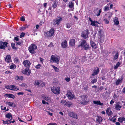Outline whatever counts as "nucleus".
<instances>
[{"label": "nucleus", "mask_w": 125, "mask_h": 125, "mask_svg": "<svg viewBox=\"0 0 125 125\" xmlns=\"http://www.w3.org/2000/svg\"><path fill=\"white\" fill-rule=\"evenodd\" d=\"M79 47H81L82 49H84L85 50H87L89 49V45L88 44H87L85 40H83L80 44L78 45Z\"/></svg>", "instance_id": "f257e3e1"}, {"label": "nucleus", "mask_w": 125, "mask_h": 125, "mask_svg": "<svg viewBox=\"0 0 125 125\" xmlns=\"http://www.w3.org/2000/svg\"><path fill=\"white\" fill-rule=\"evenodd\" d=\"M37 48V46L35 44L32 43L29 46L28 50L31 53L35 54L36 53L35 51Z\"/></svg>", "instance_id": "f03ea898"}, {"label": "nucleus", "mask_w": 125, "mask_h": 125, "mask_svg": "<svg viewBox=\"0 0 125 125\" xmlns=\"http://www.w3.org/2000/svg\"><path fill=\"white\" fill-rule=\"evenodd\" d=\"M60 57L58 56L52 55L51 57L50 61L52 63L55 62L58 64L60 62Z\"/></svg>", "instance_id": "7ed1b4c3"}, {"label": "nucleus", "mask_w": 125, "mask_h": 125, "mask_svg": "<svg viewBox=\"0 0 125 125\" xmlns=\"http://www.w3.org/2000/svg\"><path fill=\"white\" fill-rule=\"evenodd\" d=\"M54 32V29L53 28H52L49 31L44 32V35L47 37H50L53 35Z\"/></svg>", "instance_id": "20e7f679"}, {"label": "nucleus", "mask_w": 125, "mask_h": 125, "mask_svg": "<svg viewBox=\"0 0 125 125\" xmlns=\"http://www.w3.org/2000/svg\"><path fill=\"white\" fill-rule=\"evenodd\" d=\"M81 99L80 103L86 105L89 102V100L87 99V96L86 95H83L81 97Z\"/></svg>", "instance_id": "39448f33"}, {"label": "nucleus", "mask_w": 125, "mask_h": 125, "mask_svg": "<svg viewBox=\"0 0 125 125\" xmlns=\"http://www.w3.org/2000/svg\"><path fill=\"white\" fill-rule=\"evenodd\" d=\"M52 91L55 94H58L60 93V89L59 87L53 86L51 88Z\"/></svg>", "instance_id": "423d86ee"}, {"label": "nucleus", "mask_w": 125, "mask_h": 125, "mask_svg": "<svg viewBox=\"0 0 125 125\" xmlns=\"http://www.w3.org/2000/svg\"><path fill=\"white\" fill-rule=\"evenodd\" d=\"M66 95L69 99L72 100L75 98V96L73 92L68 91Z\"/></svg>", "instance_id": "0eeeda50"}, {"label": "nucleus", "mask_w": 125, "mask_h": 125, "mask_svg": "<svg viewBox=\"0 0 125 125\" xmlns=\"http://www.w3.org/2000/svg\"><path fill=\"white\" fill-rule=\"evenodd\" d=\"M62 20V18L61 17H59L57 18L54 19L53 21V24L54 25H59Z\"/></svg>", "instance_id": "6e6552de"}, {"label": "nucleus", "mask_w": 125, "mask_h": 125, "mask_svg": "<svg viewBox=\"0 0 125 125\" xmlns=\"http://www.w3.org/2000/svg\"><path fill=\"white\" fill-rule=\"evenodd\" d=\"M88 30L87 29L82 32L81 36L84 38L85 39L88 37Z\"/></svg>", "instance_id": "1a4fd4ad"}, {"label": "nucleus", "mask_w": 125, "mask_h": 125, "mask_svg": "<svg viewBox=\"0 0 125 125\" xmlns=\"http://www.w3.org/2000/svg\"><path fill=\"white\" fill-rule=\"evenodd\" d=\"M115 109L117 110H119L122 106V104L120 102H118L115 104Z\"/></svg>", "instance_id": "9d476101"}, {"label": "nucleus", "mask_w": 125, "mask_h": 125, "mask_svg": "<svg viewBox=\"0 0 125 125\" xmlns=\"http://www.w3.org/2000/svg\"><path fill=\"white\" fill-rule=\"evenodd\" d=\"M23 64L24 66L28 68L30 67L31 63L28 60H26L23 61Z\"/></svg>", "instance_id": "9b49d317"}, {"label": "nucleus", "mask_w": 125, "mask_h": 125, "mask_svg": "<svg viewBox=\"0 0 125 125\" xmlns=\"http://www.w3.org/2000/svg\"><path fill=\"white\" fill-rule=\"evenodd\" d=\"M93 72L92 75L94 76L97 75L99 72V68L97 67H95L93 71Z\"/></svg>", "instance_id": "f8f14e48"}, {"label": "nucleus", "mask_w": 125, "mask_h": 125, "mask_svg": "<svg viewBox=\"0 0 125 125\" xmlns=\"http://www.w3.org/2000/svg\"><path fill=\"white\" fill-rule=\"evenodd\" d=\"M31 71L29 68H27L24 70L22 72V73L25 74L27 75H29L31 73Z\"/></svg>", "instance_id": "ddd939ff"}, {"label": "nucleus", "mask_w": 125, "mask_h": 125, "mask_svg": "<svg viewBox=\"0 0 125 125\" xmlns=\"http://www.w3.org/2000/svg\"><path fill=\"white\" fill-rule=\"evenodd\" d=\"M106 114L108 116H111L113 114V113L111 110L110 107L108 108L106 110Z\"/></svg>", "instance_id": "4468645a"}, {"label": "nucleus", "mask_w": 125, "mask_h": 125, "mask_svg": "<svg viewBox=\"0 0 125 125\" xmlns=\"http://www.w3.org/2000/svg\"><path fill=\"white\" fill-rule=\"evenodd\" d=\"M68 115L74 118L77 119L78 118L77 114L72 112L69 113Z\"/></svg>", "instance_id": "2eb2a0df"}, {"label": "nucleus", "mask_w": 125, "mask_h": 125, "mask_svg": "<svg viewBox=\"0 0 125 125\" xmlns=\"http://www.w3.org/2000/svg\"><path fill=\"white\" fill-rule=\"evenodd\" d=\"M5 61L7 63H10L11 62V57L10 55H7L5 58Z\"/></svg>", "instance_id": "dca6fc26"}, {"label": "nucleus", "mask_w": 125, "mask_h": 125, "mask_svg": "<svg viewBox=\"0 0 125 125\" xmlns=\"http://www.w3.org/2000/svg\"><path fill=\"white\" fill-rule=\"evenodd\" d=\"M103 120L102 117L98 115L96 116V121L97 122L101 124Z\"/></svg>", "instance_id": "f3484780"}, {"label": "nucleus", "mask_w": 125, "mask_h": 125, "mask_svg": "<svg viewBox=\"0 0 125 125\" xmlns=\"http://www.w3.org/2000/svg\"><path fill=\"white\" fill-rule=\"evenodd\" d=\"M4 96L10 98L14 99L15 98V96L11 94H6L4 95Z\"/></svg>", "instance_id": "a211bd4d"}, {"label": "nucleus", "mask_w": 125, "mask_h": 125, "mask_svg": "<svg viewBox=\"0 0 125 125\" xmlns=\"http://www.w3.org/2000/svg\"><path fill=\"white\" fill-rule=\"evenodd\" d=\"M10 88L11 90L17 91L19 90V87L14 85H10Z\"/></svg>", "instance_id": "6ab92c4d"}, {"label": "nucleus", "mask_w": 125, "mask_h": 125, "mask_svg": "<svg viewBox=\"0 0 125 125\" xmlns=\"http://www.w3.org/2000/svg\"><path fill=\"white\" fill-rule=\"evenodd\" d=\"M6 104L10 107H15L16 105L15 104L12 102H6Z\"/></svg>", "instance_id": "aec40b11"}, {"label": "nucleus", "mask_w": 125, "mask_h": 125, "mask_svg": "<svg viewBox=\"0 0 125 125\" xmlns=\"http://www.w3.org/2000/svg\"><path fill=\"white\" fill-rule=\"evenodd\" d=\"M42 97L46 101L48 102H50L51 101V98L45 95H42Z\"/></svg>", "instance_id": "412c9836"}, {"label": "nucleus", "mask_w": 125, "mask_h": 125, "mask_svg": "<svg viewBox=\"0 0 125 125\" xmlns=\"http://www.w3.org/2000/svg\"><path fill=\"white\" fill-rule=\"evenodd\" d=\"M75 40L74 39H71L70 42V45L71 46H73L75 45Z\"/></svg>", "instance_id": "4be33fe9"}, {"label": "nucleus", "mask_w": 125, "mask_h": 125, "mask_svg": "<svg viewBox=\"0 0 125 125\" xmlns=\"http://www.w3.org/2000/svg\"><path fill=\"white\" fill-rule=\"evenodd\" d=\"M91 25L95 26V27H98V26L97 23H98L97 21H91Z\"/></svg>", "instance_id": "5701e85b"}, {"label": "nucleus", "mask_w": 125, "mask_h": 125, "mask_svg": "<svg viewBox=\"0 0 125 125\" xmlns=\"http://www.w3.org/2000/svg\"><path fill=\"white\" fill-rule=\"evenodd\" d=\"M62 46L63 48H66L67 46V43L66 41L65 40L62 43Z\"/></svg>", "instance_id": "b1692460"}, {"label": "nucleus", "mask_w": 125, "mask_h": 125, "mask_svg": "<svg viewBox=\"0 0 125 125\" xmlns=\"http://www.w3.org/2000/svg\"><path fill=\"white\" fill-rule=\"evenodd\" d=\"M5 117L6 118L9 119H10L11 118L10 120H11L12 118V115L10 113H9L6 114L5 115Z\"/></svg>", "instance_id": "393cba45"}, {"label": "nucleus", "mask_w": 125, "mask_h": 125, "mask_svg": "<svg viewBox=\"0 0 125 125\" xmlns=\"http://www.w3.org/2000/svg\"><path fill=\"white\" fill-rule=\"evenodd\" d=\"M125 121V118L123 117H120L118 119V121L121 123H122Z\"/></svg>", "instance_id": "a878e982"}, {"label": "nucleus", "mask_w": 125, "mask_h": 125, "mask_svg": "<svg viewBox=\"0 0 125 125\" xmlns=\"http://www.w3.org/2000/svg\"><path fill=\"white\" fill-rule=\"evenodd\" d=\"M114 22L115 25H118L119 24V22L118 21V19L116 17H115L114 19Z\"/></svg>", "instance_id": "bb28decb"}, {"label": "nucleus", "mask_w": 125, "mask_h": 125, "mask_svg": "<svg viewBox=\"0 0 125 125\" xmlns=\"http://www.w3.org/2000/svg\"><path fill=\"white\" fill-rule=\"evenodd\" d=\"M115 82V84L118 85L122 83V80L121 79L119 78L117 80H116Z\"/></svg>", "instance_id": "cd10ccee"}, {"label": "nucleus", "mask_w": 125, "mask_h": 125, "mask_svg": "<svg viewBox=\"0 0 125 125\" xmlns=\"http://www.w3.org/2000/svg\"><path fill=\"white\" fill-rule=\"evenodd\" d=\"M93 103L94 104H97V105H103V104L100 102V101H93Z\"/></svg>", "instance_id": "c85d7f7f"}, {"label": "nucleus", "mask_w": 125, "mask_h": 125, "mask_svg": "<svg viewBox=\"0 0 125 125\" xmlns=\"http://www.w3.org/2000/svg\"><path fill=\"white\" fill-rule=\"evenodd\" d=\"M15 79L17 80H23V77L22 76H15Z\"/></svg>", "instance_id": "c756f323"}, {"label": "nucleus", "mask_w": 125, "mask_h": 125, "mask_svg": "<svg viewBox=\"0 0 125 125\" xmlns=\"http://www.w3.org/2000/svg\"><path fill=\"white\" fill-rule=\"evenodd\" d=\"M57 3L55 1H54L52 4L53 8L54 9L55 8L57 7Z\"/></svg>", "instance_id": "7c9ffc66"}, {"label": "nucleus", "mask_w": 125, "mask_h": 125, "mask_svg": "<svg viewBox=\"0 0 125 125\" xmlns=\"http://www.w3.org/2000/svg\"><path fill=\"white\" fill-rule=\"evenodd\" d=\"M69 7L70 8H72L74 6L73 2L72 1L71 2H70L69 3Z\"/></svg>", "instance_id": "2f4dec72"}, {"label": "nucleus", "mask_w": 125, "mask_h": 125, "mask_svg": "<svg viewBox=\"0 0 125 125\" xmlns=\"http://www.w3.org/2000/svg\"><path fill=\"white\" fill-rule=\"evenodd\" d=\"M51 66L54 69L55 71L57 72H58L59 71V69L57 67H55L54 65H52Z\"/></svg>", "instance_id": "473e14b6"}, {"label": "nucleus", "mask_w": 125, "mask_h": 125, "mask_svg": "<svg viewBox=\"0 0 125 125\" xmlns=\"http://www.w3.org/2000/svg\"><path fill=\"white\" fill-rule=\"evenodd\" d=\"M2 121L3 122V123L4 124H9L10 123H11V122L10 121V120H7L6 121H5L4 120H2Z\"/></svg>", "instance_id": "72a5a7b5"}, {"label": "nucleus", "mask_w": 125, "mask_h": 125, "mask_svg": "<svg viewBox=\"0 0 125 125\" xmlns=\"http://www.w3.org/2000/svg\"><path fill=\"white\" fill-rule=\"evenodd\" d=\"M121 63L120 62H117L114 67V69H117L118 67L119 66L121 65Z\"/></svg>", "instance_id": "f704fd0d"}, {"label": "nucleus", "mask_w": 125, "mask_h": 125, "mask_svg": "<svg viewBox=\"0 0 125 125\" xmlns=\"http://www.w3.org/2000/svg\"><path fill=\"white\" fill-rule=\"evenodd\" d=\"M118 53L117 52L115 53V55L113 57V59L114 60H116L118 58Z\"/></svg>", "instance_id": "c9c22d12"}, {"label": "nucleus", "mask_w": 125, "mask_h": 125, "mask_svg": "<svg viewBox=\"0 0 125 125\" xmlns=\"http://www.w3.org/2000/svg\"><path fill=\"white\" fill-rule=\"evenodd\" d=\"M40 83V81L38 80H36L35 81V84L37 85H39Z\"/></svg>", "instance_id": "e433bc0d"}, {"label": "nucleus", "mask_w": 125, "mask_h": 125, "mask_svg": "<svg viewBox=\"0 0 125 125\" xmlns=\"http://www.w3.org/2000/svg\"><path fill=\"white\" fill-rule=\"evenodd\" d=\"M61 103L64 105L67 104V103L65 100H62L61 101Z\"/></svg>", "instance_id": "4c0bfd02"}, {"label": "nucleus", "mask_w": 125, "mask_h": 125, "mask_svg": "<svg viewBox=\"0 0 125 125\" xmlns=\"http://www.w3.org/2000/svg\"><path fill=\"white\" fill-rule=\"evenodd\" d=\"M97 81V79H93L92 80V81L91 82V83L92 84H93L96 82Z\"/></svg>", "instance_id": "58836bf2"}, {"label": "nucleus", "mask_w": 125, "mask_h": 125, "mask_svg": "<svg viewBox=\"0 0 125 125\" xmlns=\"http://www.w3.org/2000/svg\"><path fill=\"white\" fill-rule=\"evenodd\" d=\"M15 43L17 45H20L23 43V42L21 40V41H19L18 42H15Z\"/></svg>", "instance_id": "ea45409f"}, {"label": "nucleus", "mask_w": 125, "mask_h": 125, "mask_svg": "<svg viewBox=\"0 0 125 125\" xmlns=\"http://www.w3.org/2000/svg\"><path fill=\"white\" fill-rule=\"evenodd\" d=\"M11 46L12 48L14 49H17L16 47L15 46V44L14 43H12L11 44Z\"/></svg>", "instance_id": "a19ab883"}, {"label": "nucleus", "mask_w": 125, "mask_h": 125, "mask_svg": "<svg viewBox=\"0 0 125 125\" xmlns=\"http://www.w3.org/2000/svg\"><path fill=\"white\" fill-rule=\"evenodd\" d=\"M10 67L11 69H14L15 68L16 66L14 64H13L10 65Z\"/></svg>", "instance_id": "79ce46f5"}, {"label": "nucleus", "mask_w": 125, "mask_h": 125, "mask_svg": "<svg viewBox=\"0 0 125 125\" xmlns=\"http://www.w3.org/2000/svg\"><path fill=\"white\" fill-rule=\"evenodd\" d=\"M72 25L71 24L69 23H67L66 25V27L68 28H70L71 26Z\"/></svg>", "instance_id": "37998d69"}, {"label": "nucleus", "mask_w": 125, "mask_h": 125, "mask_svg": "<svg viewBox=\"0 0 125 125\" xmlns=\"http://www.w3.org/2000/svg\"><path fill=\"white\" fill-rule=\"evenodd\" d=\"M91 46L94 49H95L96 48V44L94 42L92 43Z\"/></svg>", "instance_id": "c03bdc74"}, {"label": "nucleus", "mask_w": 125, "mask_h": 125, "mask_svg": "<svg viewBox=\"0 0 125 125\" xmlns=\"http://www.w3.org/2000/svg\"><path fill=\"white\" fill-rule=\"evenodd\" d=\"M104 21L105 24H108L109 23V21L107 19L105 18L104 19Z\"/></svg>", "instance_id": "a18cd8bd"}, {"label": "nucleus", "mask_w": 125, "mask_h": 125, "mask_svg": "<svg viewBox=\"0 0 125 125\" xmlns=\"http://www.w3.org/2000/svg\"><path fill=\"white\" fill-rule=\"evenodd\" d=\"M41 67V65L40 64H38L37 65H36L35 66V68L37 69H39Z\"/></svg>", "instance_id": "49530a36"}, {"label": "nucleus", "mask_w": 125, "mask_h": 125, "mask_svg": "<svg viewBox=\"0 0 125 125\" xmlns=\"http://www.w3.org/2000/svg\"><path fill=\"white\" fill-rule=\"evenodd\" d=\"M25 29H26L24 26L23 27H21L20 28V30L21 31L24 30H25Z\"/></svg>", "instance_id": "de8ad7c7"}, {"label": "nucleus", "mask_w": 125, "mask_h": 125, "mask_svg": "<svg viewBox=\"0 0 125 125\" xmlns=\"http://www.w3.org/2000/svg\"><path fill=\"white\" fill-rule=\"evenodd\" d=\"M25 35V33H24V32L21 33V35L20 36V38H21L22 37H24Z\"/></svg>", "instance_id": "09e8293b"}, {"label": "nucleus", "mask_w": 125, "mask_h": 125, "mask_svg": "<svg viewBox=\"0 0 125 125\" xmlns=\"http://www.w3.org/2000/svg\"><path fill=\"white\" fill-rule=\"evenodd\" d=\"M5 88H6L10 90V89H10L11 88H10V86L6 85L5 86Z\"/></svg>", "instance_id": "8fccbe9b"}, {"label": "nucleus", "mask_w": 125, "mask_h": 125, "mask_svg": "<svg viewBox=\"0 0 125 125\" xmlns=\"http://www.w3.org/2000/svg\"><path fill=\"white\" fill-rule=\"evenodd\" d=\"M5 46L4 45H0V48L1 49H5Z\"/></svg>", "instance_id": "3c124183"}, {"label": "nucleus", "mask_w": 125, "mask_h": 125, "mask_svg": "<svg viewBox=\"0 0 125 125\" xmlns=\"http://www.w3.org/2000/svg\"><path fill=\"white\" fill-rule=\"evenodd\" d=\"M1 110H6V107H3V106H1Z\"/></svg>", "instance_id": "603ef678"}, {"label": "nucleus", "mask_w": 125, "mask_h": 125, "mask_svg": "<svg viewBox=\"0 0 125 125\" xmlns=\"http://www.w3.org/2000/svg\"><path fill=\"white\" fill-rule=\"evenodd\" d=\"M19 40V39L18 37H15L14 38V41L15 42V41H16V42H17V41H18Z\"/></svg>", "instance_id": "864d4df0"}, {"label": "nucleus", "mask_w": 125, "mask_h": 125, "mask_svg": "<svg viewBox=\"0 0 125 125\" xmlns=\"http://www.w3.org/2000/svg\"><path fill=\"white\" fill-rule=\"evenodd\" d=\"M72 103L70 102H68L67 104V105L68 106V107H70L72 105Z\"/></svg>", "instance_id": "5fc2aeb1"}, {"label": "nucleus", "mask_w": 125, "mask_h": 125, "mask_svg": "<svg viewBox=\"0 0 125 125\" xmlns=\"http://www.w3.org/2000/svg\"><path fill=\"white\" fill-rule=\"evenodd\" d=\"M101 12H102V10L101 9H100L99 10V11L98 13V14L96 15L97 16H99L100 15V13Z\"/></svg>", "instance_id": "6e6d98bb"}, {"label": "nucleus", "mask_w": 125, "mask_h": 125, "mask_svg": "<svg viewBox=\"0 0 125 125\" xmlns=\"http://www.w3.org/2000/svg\"><path fill=\"white\" fill-rule=\"evenodd\" d=\"M8 43L6 42H4L3 43V44L4 46H5V47H7V45Z\"/></svg>", "instance_id": "4d7b16f0"}, {"label": "nucleus", "mask_w": 125, "mask_h": 125, "mask_svg": "<svg viewBox=\"0 0 125 125\" xmlns=\"http://www.w3.org/2000/svg\"><path fill=\"white\" fill-rule=\"evenodd\" d=\"M28 118H29L28 119H27L28 121H30L32 119V117L31 116H28Z\"/></svg>", "instance_id": "13d9d810"}, {"label": "nucleus", "mask_w": 125, "mask_h": 125, "mask_svg": "<svg viewBox=\"0 0 125 125\" xmlns=\"http://www.w3.org/2000/svg\"><path fill=\"white\" fill-rule=\"evenodd\" d=\"M21 21H25V19L24 17L22 16L21 18Z\"/></svg>", "instance_id": "bf43d9fd"}, {"label": "nucleus", "mask_w": 125, "mask_h": 125, "mask_svg": "<svg viewBox=\"0 0 125 125\" xmlns=\"http://www.w3.org/2000/svg\"><path fill=\"white\" fill-rule=\"evenodd\" d=\"M65 80L67 82H69L70 80V79L68 77L66 78L65 79Z\"/></svg>", "instance_id": "052dcab7"}, {"label": "nucleus", "mask_w": 125, "mask_h": 125, "mask_svg": "<svg viewBox=\"0 0 125 125\" xmlns=\"http://www.w3.org/2000/svg\"><path fill=\"white\" fill-rule=\"evenodd\" d=\"M21 86L24 87H27V85L25 83H22L21 85Z\"/></svg>", "instance_id": "680f3d73"}, {"label": "nucleus", "mask_w": 125, "mask_h": 125, "mask_svg": "<svg viewBox=\"0 0 125 125\" xmlns=\"http://www.w3.org/2000/svg\"><path fill=\"white\" fill-rule=\"evenodd\" d=\"M99 34L100 35L103 32V31L101 30H99L98 31Z\"/></svg>", "instance_id": "e2e57ef3"}, {"label": "nucleus", "mask_w": 125, "mask_h": 125, "mask_svg": "<svg viewBox=\"0 0 125 125\" xmlns=\"http://www.w3.org/2000/svg\"><path fill=\"white\" fill-rule=\"evenodd\" d=\"M47 125H57L55 123H50L48 124Z\"/></svg>", "instance_id": "0e129e2a"}, {"label": "nucleus", "mask_w": 125, "mask_h": 125, "mask_svg": "<svg viewBox=\"0 0 125 125\" xmlns=\"http://www.w3.org/2000/svg\"><path fill=\"white\" fill-rule=\"evenodd\" d=\"M23 94L24 93L23 92H19L17 93V94L18 95H23Z\"/></svg>", "instance_id": "69168bd1"}, {"label": "nucleus", "mask_w": 125, "mask_h": 125, "mask_svg": "<svg viewBox=\"0 0 125 125\" xmlns=\"http://www.w3.org/2000/svg\"><path fill=\"white\" fill-rule=\"evenodd\" d=\"M109 8L107 7H105L104 9V10L105 11L107 10H109Z\"/></svg>", "instance_id": "338daca9"}, {"label": "nucleus", "mask_w": 125, "mask_h": 125, "mask_svg": "<svg viewBox=\"0 0 125 125\" xmlns=\"http://www.w3.org/2000/svg\"><path fill=\"white\" fill-rule=\"evenodd\" d=\"M114 103V102L113 100H111V101L110 102V104H113Z\"/></svg>", "instance_id": "774afa93"}]
</instances>
